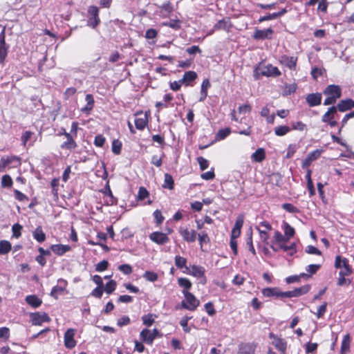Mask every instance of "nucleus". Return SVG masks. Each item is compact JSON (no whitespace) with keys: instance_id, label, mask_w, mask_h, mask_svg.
Masks as SVG:
<instances>
[{"instance_id":"nucleus-7","label":"nucleus","mask_w":354,"mask_h":354,"mask_svg":"<svg viewBox=\"0 0 354 354\" xmlns=\"http://www.w3.org/2000/svg\"><path fill=\"white\" fill-rule=\"evenodd\" d=\"M257 344L254 342L241 343L239 345L238 354H255Z\"/></svg>"},{"instance_id":"nucleus-32","label":"nucleus","mask_w":354,"mask_h":354,"mask_svg":"<svg viewBox=\"0 0 354 354\" xmlns=\"http://www.w3.org/2000/svg\"><path fill=\"white\" fill-rule=\"evenodd\" d=\"M205 270L203 267L194 265L191 267V274L196 277H203Z\"/></svg>"},{"instance_id":"nucleus-18","label":"nucleus","mask_w":354,"mask_h":354,"mask_svg":"<svg viewBox=\"0 0 354 354\" xmlns=\"http://www.w3.org/2000/svg\"><path fill=\"white\" fill-rule=\"evenodd\" d=\"M50 250L57 255L62 256L71 250L68 245L55 244L50 246Z\"/></svg>"},{"instance_id":"nucleus-15","label":"nucleus","mask_w":354,"mask_h":354,"mask_svg":"<svg viewBox=\"0 0 354 354\" xmlns=\"http://www.w3.org/2000/svg\"><path fill=\"white\" fill-rule=\"evenodd\" d=\"M322 93H313L308 94L306 97V101L310 107L316 106L321 104L322 102Z\"/></svg>"},{"instance_id":"nucleus-14","label":"nucleus","mask_w":354,"mask_h":354,"mask_svg":"<svg viewBox=\"0 0 354 354\" xmlns=\"http://www.w3.org/2000/svg\"><path fill=\"white\" fill-rule=\"evenodd\" d=\"M260 73L262 76L266 77H278L281 75V72L278 68L273 66L272 64H268L261 68Z\"/></svg>"},{"instance_id":"nucleus-22","label":"nucleus","mask_w":354,"mask_h":354,"mask_svg":"<svg viewBox=\"0 0 354 354\" xmlns=\"http://www.w3.org/2000/svg\"><path fill=\"white\" fill-rule=\"evenodd\" d=\"M230 28H231L230 21L229 19H225L219 20L214 26V28L215 30H225L229 31Z\"/></svg>"},{"instance_id":"nucleus-8","label":"nucleus","mask_w":354,"mask_h":354,"mask_svg":"<svg viewBox=\"0 0 354 354\" xmlns=\"http://www.w3.org/2000/svg\"><path fill=\"white\" fill-rule=\"evenodd\" d=\"M149 239L158 245H164L169 241L167 235L161 232H153L149 234Z\"/></svg>"},{"instance_id":"nucleus-49","label":"nucleus","mask_w":354,"mask_h":354,"mask_svg":"<svg viewBox=\"0 0 354 354\" xmlns=\"http://www.w3.org/2000/svg\"><path fill=\"white\" fill-rule=\"evenodd\" d=\"M64 290V287L62 286H54L50 292V296L54 297L55 299L58 298V295L62 294Z\"/></svg>"},{"instance_id":"nucleus-39","label":"nucleus","mask_w":354,"mask_h":354,"mask_svg":"<svg viewBox=\"0 0 354 354\" xmlns=\"http://www.w3.org/2000/svg\"><path fill=\"white\" fill-rule=\"evenodd\" d=\"M77 143L75 142L74 139H71L66 140V141L63 142L60 147L62 149L72 150L75 149L77 147Z\"/></svg>"},{"instance_id":"nucleus-17","label":"nucleus","mask_w":354,"mask_h":354,"mask_svg":"<svg viewBox=\"0 0 354 354\" xmlns=\"http://www.w3.org/2000/svg\"><path fill=\"white\" fill-rule=\"evenodd\" d=\"M180 234L183 240L188 243H193L196 239L197 232L194 230H189L187 228L181 229L180 230Z\"/></svg>"},{"instance_id":"nucleus-10","label":"nucleus","mask_w":354,"mask_h":354,"mask_svg":"<svg viewBox=\"0 0 354 354\" xmlns=\"http://www.w3.org/2000/svg\"><path fill=\"white\" fill-rule=\"evenodd\" d=\"M322 152V149H316L309 153L307 157L303 160L301 167L303 169L308 167L311 165L312 162L316 160L320 157Z\"/></svg>"},{"instance_id":"nucleus-25","label":"nucleus","mask_w":354,"mask_h":354,"mask_svg":"<svg viewBox=\"0 0 354 354\" xmlns=\"http://www.w3.org/2000/svg\"><path fill=\"white\" fill-rule=\"evenodd\" d=\"M26 301L33 308L39 307L42 303L41 300L35 295L26 296Z\"/></svg>"},{"instance_id":"nucleus-51","label":"nucleus","mask_w":354,"mask_h":354,"mask_svg":"<svg viewBox=\"0 0 354 354\" xmlns=\"http://www.w3.org/2000/svg\"><path fill=\"white\" fill-rule=\"evenodd\" d=\"M109 262L106 260H102L95 265V270L97 272H102L107 269Z\"/></svg>"},{"instance_id":"nucleus-50","label":"nucleus","mask_w":354,"mask_h":354,"mask_svg":"<svg viewBox=\"0 0 354 354\" xmlns=\"http://www.w3.org/2000/svg\"><path fill=\"white\" fill-rule=\"evenodd\" d=\"M310 276L305 273H301L299 275H293L288 277L286 279V281L287 283H292L294 282L299 281L300 277H309Z\"/></svg>"},{"instance_id":"nucleus-19","label":"nucleus","mask_w":354,"mask_h":354,"mask_svg":"<svg viewBox=\"0 0 354 354\" xmlns=\"http://www.w3.org/2000/svg\"><path fill=\"white\" fill-rule=\"evenodd\" d=\"M281 62L290 69H295L297 65V57L283 55L281 57Z\"/></svg>"},{"instance_id":"nucleus-35","label":"nucleus","mask_w":354,"mask_h":354,"mask_svg":"<svg viewBox=\"0 0 354 354\" xmlns=\"http://www.w3.org/2000/svg\"><path fill=\"white\" fill-rule=\"evenodd\" d=\"M297 245L295 243H291L290 245H286L284 244H280L279 248L282 249L285 252H289V254L292 256L297 252Z\"/></svg>"},{"instance_id":"nucleus-5","label":"nucleus","mask_w":354,"mask_h":354,"mask_svg":"<svg viewBox=\"0 0 354 354\" xmlns=\"http://www.w3.org/2000/svg\"><path fill=\"white\" fill-rule=\"evenodd\" d=\"M158 333L159 331L156 328H154L152 332L148 329H143L140 332V336L143 342L151 344Z\"/></svg>"},{"instance_id":"nucleus-28","label":"nucleus","mask_w":354,"mask_h":354,"mask_svg":"<svg viewBox=\"0 0 354 354\" xmlns=\"http://www.w3.org/2000/svg\"><path fill=\"white\" fill-rule=\"evenodd\" d=\"M310 289V286L309 284L304 285L299 288H296L292 290V294H293L292 295L293 297H298L303 295H305L309 292Z\"/></svg>"},{"instance_id":"nucleus-55","label":"nucleus","mask_w":354,"mask_h":354,"mask_svg":"<svg viewBox=\"0 0 354 354\" xmlns=\"http://www.w3.org/2000/svg\"><path fill=\"white\" fill-rule=\"evenodd\" d=\"M292 129L298 131H304L306 129V125L301 121L292 122Z\"/></svg>"},{"instance_id":"nucleus-36","label":"nucleus","mask_w":354,"mask_h":354,"mask_svg":"<svg viewBox=\"0 0 354 354\" xmlns=\"http://www.w3.org/2000/svg\"><path fill=\"white\" fill-rule=\"evenodd\" d=\"M291 129L288 126H278L274 128V133L277 136H283L290 132Z\"/></svg>"},{"instance_id":"nucleus-60","label":"nucleus","mask_w":354,"mask_h":354,"mask_svg":"<svg viewBox=\"0 0 354 354\" xmlns=\"http://www.w3.org/2000/svg\"><path fill=\"white\" fill-rule=\"evenodd\" d=\"M153 216H154V218L156 220V223L158 225L161 224L163 222L164 219H165L164 216L162 215V213H161L160 210H159V209H156L153 212Z\"/></svg>"},{"instance_id":"nucleus-16","label":"nucleus","mask_w":354,"mask_h":354,"mask_svg":"<svg viewBox=\"0 0 354 354\" xmlns=\"http://www.w3.org/2000/svg\"><path fill=\"white\" fill-rule=\"evenodd\" d=\"M269 337L272 339V344L281 353H284L286 350V342L281 338L278 337L272 333L269 334Z\"/></svg>"},{"instance_id":"nucleus-38","label":"nucleus","mask_w":354,"mask_h":354,"mask_svg":"<svg viewBox=\"0 0 354 354\" xmlns=\"http://www.w3.org/2000/svg\"><path fill=\"white\" fill-rule=\"evenodd\" d=\"M156 317V315L151 313L142 316L143 324L148 327L151 326L154 323V319Z\"/></svg>"},{"instance_id":"nucleus-26","label":"nucleus","mask_w":354,"mask_h":354,"mask_svg":"<svg viewBox=\"0 0 354 354\" xmlns=\"http://www.w3.org/2000/svg\"><path fill=\"white\" fill-rule=\"evenodd\" d=\"M262 293L265 297H280V290L278 288H266L263 289Z\"/></svg>"},{"instance_id":"nucleus-61","label":"nucleus","mask_w":354,"mask_h":354,"mask_svg":"<svg viewBox=\"0 0 354 354\" xmlns=\"http://www.w3.org/2000/svg\"><path fill=\"white\" fill-rule=\"evenodd\" d=\"M306 252L310 254L321 255L322 252L316 247L313 245H308L305 250Z\"/></svg>"},{"instance_id":"nucleus-40","label":"nucleus","mask_w":354,"mask_h":354,"mask_svg":"<svg viewBox=\"0 0 354 354\" xmlns=\"http://www.w3.org/2000/svg\"><path fill=\"white\" fill-rule=\"evenodd\" d=\"M283 228L284 230L285 235L289 237L290 239L295 235V229L292 226H290L288 223L283 222Z\"/></svg>"},{"instance_id":"nucleus-37","label":"nucleus","mask_w":354,"mask_h":354,"mask_svg":"<svg viewBox=\"0 0 354 354\" xmlns=\"http://www.w3.org/2000/svg\"><path fill=\"white\" fill-rule=\"evenodd\" d=\"M198 239L199 241V244L201 246V249L203 250V243H209L210 239L208 236V234L205 232H201L198 234Z\"/></svg>"},{"instance_id":"nucleus-57","label":"nucleus","mask_w":354,"mask_h":354,"mask_svg":"<svg viewBox=\"0 0 354 354\" xmlns=\"http://www.w3.org/2000/svg\"><path fill=\"white\" fill-rule=\"evenodd\" d=\"M149 196L148 191L143 187H140L138 193V199L143 201Z\"/></svg>"},{"instance_id":"nucleus-47","label":"nucleus","mask_w":354,"mask_h":354,"mask_svg":"<svg viewBox=\"0 0 354 354\" xmlns=\"http://www.w3.org/2000/svg\"><path fill=\"white\" fill-rule=\"evenodd\" d=\"M22 226L19 223H15L12 227V236L18 239L21 236Z\"/></svg>"},{"instance_id":"nucleus-62","label":"nucleus","mask_w":354,"mask_h":354,"mask_svg":"<svg viewBox=\"0 0 354 354\" xmlns=\"http://www.w3.org/2000/svg\"><path fill=\"white\" fill-rule=\"evenodd\" d=\"M198 160V162L199 164V166H200V169L201 170H205L208 167H209V162L207 160H206L205 158H204L203 157H198L197 158Z\"/></svg>"},{"instance_id":"nucleus-48","label":"nucleus","mask_w":354,"mask_h":354,"mask_svg":"<svg viewBox=\"0 0 354 354\" xmlns=\"http://www.w3.org/2000/svg\"><path fill=\"white\" fill-rule=\"evenodd\" d=\"M186 263L187 259L185 258L180 256H176L175 257V265L178 268L182 269L183 268H185Z\"/></svg>"},{"instance_id":"nucleus-44","label":"nucleus","mask_w":354,"mask_h":354,"mask_svg":"<svg viewBox=\"0 0 354 354\" xmlns=\"http://www.w3.org/2000/svg\"><path fill=\"white\" fill-rule=\"evenodd\" d=\"M178 285L183 287L184 290L188 291L192 287L191 281L187 278H180L178 280Z\"/></svg>"},{"instance_id":"nucleus-2","label":"nucleus","mask_w":354,"mask_h":354,"mask_svg":"<svg viewBox=\"0 0 354 354\" xmlns=\"http://www.w3.org/2000/svg\"><path fill=\"white\" fill-rule=\"evenodd\" d=\"M87 25L92 28H95L100 23L99 17V8L95 6H90L88 8Z\"/></svg>"},{"instance_id":"nucleus-45","label":"nucleus","mask_w":354,"mask_h":354,"mask_svg":"<svg viewBox=\"0 0 354 354\" xmlns=\"http://www.w3.org/2000/svg\"><path fill=\"white\" fill-rule=\"evenodd\" d=\"M142 277L146 280L151 281V282H154L158 279V274L156 272H152V271H146L143 274Z\"/></svg>"},{"instance_id":"nucleus-30","label":"nucleus","mask_w":354,"mask_h":354,"mask_svg":"<svg viewBox=\"0 0 354 354\" xmlns=\"http://www.w3.org/2000/svg\"><path fill=\"white\" fill-rule=\"evenodd\" d=\"M148 122V118L147 115H144L142 117L137 118L135 120V125L137 129L143 130L147 126Z\"/></svg>"},{"instance_id":"nucleus-12","label":"nucleus","mask_w":354,"mask_h":354,"mask_svg":"<svg viewBox=\"0 0 354 354\" xmlns=\"http://www.w3.org/2000/svg\"><path fill=\"white\" fill-rule=\"evenodd\" d=\"M256 229L260 234L261 239L266 242L269 238V235L267 233V230H271L272 226L267 221H262L259 223L258 226H256Z\"/></svg>"},{"instance_id":"nucleus-59","label":"nucleus","mask_w":354,"mask_h":354,"mask_svg":"<svg viewBox=\"0 0 354 354\" xmlns=\"http://www.w3.org/2000/svg\"><path fill=\"white\" fill-rule=\"evenodd\" d=\"M118 269L124 274H130L132 272V267L129 264H122L118 267Z\"/></svg>"},{"instance_id":"nucleus-53","label":"nucleus","mask_w":354,"mask_h":354,"mask_svg":"<svg viewBox=\"0 0 354 354\" xmlns=\"http://www.w3.org/2000/svg\"><path fill=\"white\" fill-rule=\"evenodd\" d=\"M14 195L15 198L20 202L28 201V196L17 189L14 190Z\"/></svg>"},{"instance_id":"nucleus-42","label":"nucleus","mask_w":354,"mask_h":354,"mask_svg":"<svg viewBox=\"0 0 354 354\" xmlns=\"http://www.w3.org/2000/svg\"><path fill=\"white\" fill-rule=\"evenodd\" d=\"M117 283L114 280H110L108 283H106L105 287H104V290L109 295L111 294L116 288Z\"/></svg>"},{"instance_id":"nucleus-31","label":"nucleus","mask_w":354,"mask_h":354,"mask_svg":"<svg viewBox=\"0 0 354 354\" xmlns=\"http://www.w3.org/2000/svg\"><path fill=\"white\" fill-rule=\"evenodd\" d=\"M346 266H350L348 264V260L346 258H342L339 255L336 256L335 267L336 268H345Z\"/></svg>"},{"instance_id":"nucleus-21","label":"nucleus","mask_w":354,"mask_h":354,"mask_svg":"<svg viewBox=\"0 0 354 354\" xmlns=\"http://www.w3.org/2000/svg\"><path fill=\"white\" fill-rule=\"evenodd\" d=\"M85 100L86 102V105L81 109V111L88 113L94 106L95 101L93 96L91 94H87L86 95Z\"/></svg>"},{"instance_id":"nucleus-23","label":"nucleus","mask_w":354,"mask_h":354,"mask_svg":"<svg viewBox=\"0 0 354 354\" xmlns=\"http://www.w3.org/2000/svg\"><path fill=\"white\" fill-rule=\"evenodd\" d=\"M337 113L335 106H332L328 109V111L322 115V121L323 122H329L330 120L335 118Z\"/></svg>"},{"instance_id":"nucleus-34","label":"nucleus","mask_w":354,"mask_h":354,"mask_svg":"<svg viewBox=\"0 0 354 354\" xmlns=\"http://www.w3.org/2000/svg\"><path fill=\"white\" fill-rule=\"evenodd\" d=\"M11 244L6 240L0 241V254H6L11 250Z\"/></svg>"},{"instance_id":"nucleus-27","label":"nucleus","mask_w":354,"mask_h":354,"mask_svg":"<svg viewBox=\"0 0 354 354\" xmlns=\"http://www.w3.org/2000/svg\"><path fill=\"white\" fill-rule=\"evenodd\" d=\"M197 78V74L195 71H189L184 73L183 80L185 81V86L192 85L191 83Z\"/></svg>"},{"instance_id":"nucleus-4","label":"nucleus","mask_w":354,"mask_h":354,"mask_svg":"<svg viewBox=\"0 0 354 354\" xmlns=\"http://www.w3.org/2000/svg\"><path fill=\"white\" fill-rule=\"evenodd\" d=\"M6 29L3 28L0 32V64H3L8 55L9 46L6 43Z\"/></svg>"},{"instance_id":"nucleus-46","label":"nucleus","mask_w":354,"mask_h":354,"mask_svg":"<svg viewBox=\"0 0 354 354\" xmlns=\"http://www.w3.org/2000/svg\"><path fill=\"white\" fill-rule=\"evenodd\" d=\"M12 183H13L12 179L9 175L6 174L2 176L1 186L3 187H11L12 185Z\"/></svg>"},{"instance_id":"nucleus-56","label":"nucleus","mask_w":354,"mask_h":354,"mask_svg":"<svg viewBox=\"0 0 354 354\" xmlns=\"http://www.w3.org/2000/svg\"><path fill=\"white\" fill-rule=\"evenodd\" d=\"M32 135H33V133L30 131H26L22 134L21 140L22 142V145L24 147H26L27 142L28 140H30V139L31 138Z\"/></svg>"},{"instance_id":"nucleus-64","label":"nucleus","mask_w":354,"mask_h":354,"mask_svg":"<svg viewBox=\"0 0 354 354\" xmlns=\"http://www.w3.org/2000/svg\"><path fill=\"white\" fill-rule=\"evenodd\" d=\"M129 323H130V318L127 315L122 316V317L118 319V322H117L118 326H120V327L128 325V324H129Z\"/></svg>"},{"instance_id":"nucleus-33","label":"nucleus","mask_w":354,"mask_h":354,"mask_svg":"<svg viewBox=\"0 0 354 354\" xmlns=\"http://www.w3.org/2000/svg\"><path fill=\"white\" fill-rule=\"evenodd\" d=\"M174 179L169 174H165L164 176V183L162 187L166 189H172L174 188Z\"/></svg>"},{"instance_id":"nucleus-9","label":"nucleus","mask_w":354,"mask_h":354,"mask_svg":"<svg viewBox=\"0 0 354 354\" xmlns=\"http://www.w3.org/2000/svg\"><path fill=\"white\" fill-rule=\"evenodd\" d=\"M323 93L326 96H332L335 98L339 99L342 96V89L338 85L330 84L326 87Z\"/></svg>"},{"instance_id":"nucleus-52","label":"nucleus","mask_w":354,"mask_h":354,"mask_svg":"<svg viewBox=\"0 0 354 354\" xmlns=\"http://www.w3.org/2000/svg\"><path fill=\"white\" fill-rule=\"evenodd\" d=\"M282 208L290 213H299V209L290 203H283Z\"/></svg>"},{"instance_id":"nucleus-43","label":"nucleus","mask_w":354,"mask_h":354,"mask_svg":"<svg viewBox=\"0 0 354 354\" xmlns=\"http://www.w3.org/2000/svg\"><path fill=\"white\" fill-rule=\"evenodd\" d=\"M122 146V142L119 140H113V141L112 142L113 153L116 155H119L121 153Z\"/></svg>"},{"instance_id":"nucleus-63","label":"nucleus","mask_w":354,"mask_h":354,"mask_svg":"<svg viewBox=\"0 0 354 354\" xmlns=\"http://www.w3.org/2000/svg\"><path fill=\"white\" fill-rule=\"evenodd\" d=\"M317 346H318V344L317 343L308 342L305 345L306 353H313L315 351L317 350Z\"/></svg>"},{"instance_id":"nucleus-54","label":"nucleus","mask_w":354,"mask_h":354,"mask_svg":"<svg viewBox=\"0 0 354 354\" xmlns=\"http://www.w3.org/2000/svg\"><path fill=\"white\" fill-rule=\"evenodd\" d=\"M165 26H169L176 30L180 28V22L179 20L171 19L169 22L165 24Z\"/></svg>"},{"instance_id":"nucleus-24","label":"nucleus","mask_w":354,"mask_h":354,"mask_svg":"<svg viewBox=\"0 0 354 354\" xmlns=\"http://www.w3.org/2000/svg\"><path fill=\"white\" fill-rule=\"evenodd\" d=\"M252 159L257 162H261L266 158L265 150L263 148L257 149L251 156Z\"/></svg>"},{"instance_id":"nucleus-29","label":"nucleus","mask_w":354,"mask_h":354,"mask_svg":"<svg viewBox=\"0 0 354 354\" xmlns=\"http://www.w3.org/2000/svg\"><path fill=\"white\" fill-rule=\"evenodd\" d=\"M351 338L349 334L344 336L341 345V354H345L350 351Z\"/></svg>"},{"instance_id":"nucleus-58","label":"nucleus","mask_w":354,"mask_h":354,"mask_svg":"<svg viewBox=\"0 0 354 354\" xmlns=\"http://www.w3.org/2000/svg\"><path fill=\"white\" fill-rule=\"evenodd\" d=\"M104 287H98L97 286L93 291L91 292V295L92 297L96 298H101L103 294Z\"/></svg>"},{"instance_id":"nucleus-6","label":"nucleus","mask_w":354,"mask_h":354,"mask_svg":"<svg viewBox=\"0 0 354 354\" xmlns=\"http://www.w3.org/2000/svg\"><path fill=\"white\" fill-rule=\"evenodd\" d=\"M75 330L68 328L64 333V345L67 348L71 349L76 346V341L74 339Z\"/></svg>"},{"instance_id":"nucleus-11","label":"nucleus","mask_w":354,"mask_h":354,"mask_svg":"<svg viewBox=\"0 0 354 354\" xmlns=\"http://www.w3.org/2000/svg\"><path fill=\"white\" fill-rule=\"evenodd\" d=\"M273 30L268 28L266 30L256 29L253 35V38L257 40L270 39L272 38Z\"/></svg>"},{"instance_id":"nucleus-3","label":"nucleus","mask_w":354,"mask_h":354,"mask_svg":"<svg viewBox=\"0 0 354 354\" xmlns=\"http://www.w3.org/2000/svg\"><path fill=\"white\" fill-rule=\"evenodd\" d=\"M32 325L41 326L44 322H49L50 318L48 315L44 312L32 313L30 315Z\"/></svg>"},{"instance_id":"nucleus-41","label":"nucleus","mask_w":354,"mask_h":354,"mask_svg":"<svg viewBox=\"0 0 354 354\" xmlns=\"http://www.w3.org/2000/svg\"><path fill=\"white\" fill-rule=\"evenodd\" d=\"M231 133V130L230 128H225L221 129L218 130V131L216 134V138L217 140H223L225 139L227 136H229Z\"/></svg>"},{"instance_id":"nucleus-1","label":"nucleus","mask_w":354,"mask_h":354,"mask_svg":"<svg viewBox=\"0 0 354 354\" xmlns=\"http://www.w3.org/2000/svg\"><path fill=\"white\" fill-rule=\"evenodd\" d=\"M183 293L185 296L186 301H182L181 306L183 308L194 311L199 306L200 301L191 292L183 290Z\"/></svg>"},{"instance_id":"nucleus-13","label":"nucleus","mask_w":354,"mask_h":354,"mask_svg":"<svg viewBox=\"0 0 354 354\" xmlns=\"http://www.w3.org/2000/svg\"><path fill=\"white\" fill-rule=\"evenodd\" d=\"M335 108L337 111H339L340 112L351 110L354 108V100L350 98L340 100L337 106H335Z\"/></svg>"},{"instance_id":"nucleus-20","label":"nucleus","mask_w":354,"mask_h":354,"mask_svg":"<svg viewBox=\"0 0 354 354\" xmlns=\"http://www.w3.org/2000/svg\"><path fill=\"white\" fill-rule=\"evenodd\" d=\"M33 238L39 243H43L46 241V236L41 226H37L32 232Z\"/></svg>"}]
</instances>
